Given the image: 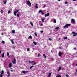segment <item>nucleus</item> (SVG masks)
<instances>
[{
	"label": "nucleus",
	"mask_w": 77,
	"mask_h": 77,
	"mask_svg": "<svg viewBox=\"0 0 77 77\" xmlns=\"http://www.w3.org/2000/svg\"><path fill=\"white\" fill-rule=\"evenodd\" d=\"M71 25V24H66L65 26H64V28H68L69 26H70Z\"/></svg>",
	"instance_id": "nucleus-1"
},
{
	"label": "nucleus",
	"mask_w": 77,
	"mask_h": 77,
	"mask_svg": "<svg viewBox=\"0 0 77 77\" xmlns=\"http://www.w3.org/2000/svg\"><path fill=\"white\" fill-rule=\"evenodd\" d=\"M27 4L29 5V6L30 7H31V5L32 4H31V3H30V1H27Z\"/></svg>",
	"instance_id": "nucleus-2"
},
{
	"label": "nucleus",
	"mask_w": 77,
	"mask_h": 77,
	"mask_svg": "<svg viewBox=\"0 0 77 77\" xmlns=\"http://www.w3.org/2000/svg\"><path fill=\"white\" fill-rule=\"evenodd\" d=\"M19 11V10H17L16 11L14 12V15H15V16H16L17 15V14H16V13L17 14L18 13V12Z\"/></svg>",
	"instance_id": "nucleus-3"
},
{
	"label": "nucleus",
	"mask_w": 77,
	"mask_h": 77,
	"mask_svg": "<svg viewBox=\"0 0 77 77\" xmlns=\"http://www.w3.org/2000/svg\"><path fill=\"white\" fill-rule=\"evenodd\" d=\"M48 16H50V13H47L45 15V17H48Z\"/></svg>",
	"instance_id": "nucleus-4"
},
{
	"label": "nucleus",
	"mask_w": 77,
	"mask_h": 77,
	"mask_svg": "<svg viewBox=\"0 0 77 77\" xmlns=\"http://www.w3.org/2000/svg\"><path fill=\"white\" fill-rule=\"evenodd\" d=\"M22 72L23 74H26V73L28 72V71L23 70L22 71Z\"/></svg>",
	"instance_id": "nucleus-5"
},
{
	"label": "nucleus",
	"mask_w": 77,
	"mask_h": 77,
	"mask_svg": "<svg viewBox=\"0 0 77 77\" xmlns=\"http://www.w3.org/2000/svg\"><path fill=\"white\" fill-rule=\"evenodd\" d=\"M71 22L73 23H75V20L73 19H72L71 20Z\"/></svg>",
	"instance_id": "nucleus-6"
},
{
	"label": "nucleus",
	"mask_w": 77,
	"mask_h": 77,
	"mask_svg": "<svg viewBox=\"0 0 77 77\" xmlns=\"http://www.w3.org/2000/svg\"><path fill=\"white\" fill-rule=\"evenodd\" d=\"M12 64H11V63H10L8 66H9V68H11V67H12Z\"/></svg>",
	"instance_id": "nucleus-7"
},
{
	"label": "nucleus",
	"mask_w": 77,
	"mask_h": 77,
	"mask_svg": "<svg viewBox=\"0 0 77 77\" xmlns=\"http://www.w3.org/2000/svg\"><path fill=\"white\" fill-rule=\"evenodd\" d=\"M59 56H62V52L60 51L59 53Z\"/></svg>",
	"instance_id": "nucleus-8"
},
{
	"label": "nucleus",
	"mask_w": 77,
	"mask_h": 77,
	"mask_svg": "<svg viewBox=\"0 0 77 77\" xmlns=\"http://www.w3.org/2000/svg\"><path fill=\"white\" fill-rule=\"evenodd\" d=\"M28 62L29 63H33V62H34V61H31L30 60H29Z\"/></svg>",
	"instance_id": "nucleus-9"
},
{
	"label": "nucleus",
	"mask_w": 77,
	"mask_h": 77,
	"mask_svg": "<svg viewBox=\"0 0 77 77\" xmlns=\"http://www.w3.org/2000/svg\"><path fill=\"white\" fill-rule=\"evenodd\" d=\"M1 75H3V74H4V71L3 70H2L1 72Z\"/></svg>",
	"instance_id": "nucleus-10"
},
{
	"label": "nucleus",
	"mask_w": 77,
	"mask_h": 77,
	"mask_svg": "<svg viewBox=\"0 0 77 77\" xmlns=\"http://www.w3.org/2000/svg\"><path fill=\"white\" fill-rule=\"evenodd\" d=\"M38 4H36L35 5V8H37V9L38 8Z\"/></svg>",
	"instance_id": "nucleus-11"
},
{
	"label": "nucleus",
	"mask_w": 77,
	"mask_h": 77,
	"mask_svg": "<svg viewBox=\"0 0 77 77\" xmlns=\"http://www.w3.org/2000/svg\"><path fill=\"white\" fill-rule=\"evenodd\" d=\"M11 32L12 33H15V30H12Z\"/></svg>",
	"instance_id": "nucleus-12"
},
{
	"label": "nucleus",
	"mask_w": 77,
	"mask_h": 77,
	"mask_svg": "<svg viewBox=\"0 0 77 77\" xmlns=\"http://www.w3.org/2000/svg\"><path fill=\"white\" fill-rule=\"evenodd\" d=\"M33 63H34L33 64V65H36V62H35V61H34Z\"/></svg>",
	"instance_id": "nucleus-13"
},
{
	"label": "nucleus",
	"mask_w": 77,
	"mask_h": 77,
	"mask_svg": "<svg viewBox=\"0 0 77 77\" xmlns=\"http://www.w3.org/2000/svg\"><path fill=\"white\" fill-rule=\"evenodd\" d=\"M42 10H40L38 12V14H40L41 12H42Z\"/></svg>",
	"instance_id": "nucleus-14"
},
{
	"label": "nucleus",
	"mask_w": 77,
	"mask_h": 77,
	"mask_svg": "<svg viewBox=\"0 0 77 77\" xmlns=\"http://www.w3.org/2000/svg\"><path fill=\"white\" fill-rule=\"evenodd\" d=\"M7 74H8V75H10V73H9V71H8V70H7Z\"/></svg>",
	"instance_id": "nucleus-15"
},
{
	"label": "nucleus",
	"mask_w": 77,
	"mask_h": 77,
	"mask_svg": "<svg viewBox=\"0 0 77 77\" xmlns=\"http://www.w3.org/2000/svg\"><path fill=\"white\" fill-rule=\"evenodd\" d=\"M61 69H62V68L61 67H60L59 69H58V71H60V70H61Z\"/></svg>",
	"instance_id": "nucleus-16"
},
{
	"label": "nucleus",
	"mask_w": 77,
	"mask_h": 77,
	"mask_svg": "<svg viewBox=\"0 0 77 77\" xmlns=\"http://www.w3.org/2000/svg\"><path fill=\"white\" fill-rule=\"evenodd\" d=\"M4 56H5V54L3 53L2 55V57L3 58L4 57Z\"/></svg>",
	"instance_id": "nucleus-17"
},
{
	"label": "nucleus",
	"mask_w": 77,
	"mask_h": 77,
	"mask_svg": "<svg viewBox=\"0 0 77 77\" xmlns=\"http://www.w3.org/2000/svg\"><path fill=\"white\" fill-rule=\"evenodd\" d=\"M33 44H34V45H36V44H37L36 42H33Z\"/></svg>",
	"instance_id": "nucleus-18"
},
{
	"label": "nucleus",
	"mask_w": 77,
	"mask_h": 77,
	"mask_svg": "<svg viewBox=\"0 0 77 77\" xmlns=\"http://www.w3.org/2000/svg\"><path fill=\"white\" fill-rule=\"evenodd\" d=\"M43 56L45 58H46V56H45V54H43Z\"/></svg>",
	"instance_id": "nucleus-19"
},
{
	"label": "nucleus",
	"mask_w": 77,
	"mask_h": 77,
	"mask_svg": "<svg viewBox=\"0 0 77 77\" xmlns=\"http://www.w3.org/2000/svg\"><path fill=\"white\" fill-rule=\"evenodd\" d=\"M33 67H34V66H32L31 67H30L29 68H30V69H32V68H33Z\"/></svg>",
	"instance_id": "nucleus-20"
},
{
	"label": "nucleus",
	"mask_w": 77,
	"mask_h": 77,
	"mask_svg": "<svg viewBox=\"0 0 77 77\" xmlns=\"http://www.w3.org/2000/svg\"><path fill=\"white\" fill-rule=\"evenodd\" d=\"M51 72H50L49 73V75H48V77H50V76H51Z\"/></svg>",
	"instance_id": "nucleus-21"
},
{
	"label": "nucleus",
	"mask_w": 77,
	"mask_h": 77,
	"mask_svg": "<svg viewBox=\"0 0 77 77\" xmlns=\"http://www.w3.org/2000/svg\"><path fill=\"white\" fill-rule=\"evenodd\" d=\"M30 24L32 26H33V23H32L30 22Z\"/></svg>",
	"instance_id": "nucleus-22"
},
{
	"label": "nucleus",
	"mask_w": 77,
	"mask_h": 77,
	"mask_svg": "<svg viewBox=\"0 0 77 77\" xmlns=\"http://www.w3.org/2000/svg\"><path fill=\"white\" fill-rule=\"evenodd\" d=\"M6 2H7V1L6 0L5 1V2L4 3V5H5V4L6 3Z\"/></svg>",
	"instance_id": "nucleus-23"
},
{
	"label": "nucleus",
	"mask_w": 77,
	"mask_h": 77,
	"mask_svg": "<svg viewBox=\"0 0 77 77\" xmlns=\"http://www.w3.org/2000/svg\"><path fill=\"white\" fill-rule=\"evenodd\" d=\"M56 77H61V75H58L56 76Z\"/></svg>",
	"instance_id": "nucleus-24"
},
{
	"label": "nucleus",
	"mask_w": 77,
	"mask_h": 77,
	"mask_svg": "<svg viewBox=\"0 0 77 77\" xmlns=\"http://www.w3.org/2000/svg\"><path fill=\"white\" fill-rule=\"evenodd\" d=\"M11 42L13 44H14V41H13V39H11Z\"/></svg>",
	"instance_id": "nucleus-25"
},
{
	"label": "nucleus",
	"mask_w": 77,
	"mask_h": 77,
	"mask_svg": "<svg viewBox=\"0 0 77 77\" xmlns=\"http://www.w3.org/2000/svg\"><path fill=\"white\" fill-rule=\"evenodd\" d=\"M12 62L13 63H15V64H16V62L15 61H12Z\"/></svg>",
	"instance_id": "nucleus-26"
},
{
	"label": "nucleus",
	"mask_w": 77,
	"mask_h": 77,
	"mask_svg": "<svg viewBox=\"0 0 77 77\" xmlns=\"http://www.w3.org/2000/svg\"><path fill=\"white\" fill-rule=\"evenodd\" d=\"M45 20V19H41V20L42 21V22H44V21Z\"/></svg>",
	"instance_id": "nucleus-27"
},
{
	"label": "nucleus",
	"mask_w": 77,
	"mask_h": 77,
	"mask_svg": "<svg viewBox=\"0 0 77 77\" xmlns=\"http://www.w3.org/2000/svg\"><path fill=\"white\" fill-rule=\"evenodd\" d=\"M29 38H31V39H32V36L30 35V36H29Z\"/></svg>",
	"instance_id": "nucleus-28"
},
{
	"label": "nucleus",
	"mask_w": 77,
	"mask_h": 77,
	"mask_svg": "<svg viewBox=\"0 0 77 77\" xmlns=\"http://www.w3.org/2000/svg\"><path fill=\"white\" fill-rule=\"evenodd\" d=\"M68 39V37H65L64 38V39Z\"/></svg>",
	"instance_id": "nucleus-29"
},
{
	"label": "nucleus",
	"mask_w": 77,
	"mask_h": 77,
	"mask_svg": "<svg viewBox=\"0 0 77 77\" xmlns=\"http://www.w3.org/2000/svg\"><path fill=\"white\" fill-rule=\"evenodd\" d=\"M54 23H56V19H54Z\"/></svg>",
	"instance_id": "nucleus-30"
},
{
	"label": "nucleus",
	"mask_w": 77,
	"mask_h": 77,
	"mask_svg": "<svg viewBox=\"0 0 77 77\" xmlns=\"http://www.w3.org/2000/svg\"><path fill=\"white\" fill-rule=\"evenodd\" d=\"M7 56H8L9 55V52H7Z\"/></svg>",
	"instance_id": "nucleus-31"
},
{
	"label": "nucleus",
	"mask_w": 77,
	"mask_h": 77,
	"mask_svg": "<svg viewBox=\"0 0 77 77\" xmlns=\"http://www.w3.org/2000/svg\"><path fill=\"white\" fill-rule=\"evenodd\" d=\"M8 14H10V13H11V10H9L8 12Z\"/></svg>",
	"instance_id": "nucleus-32"
},
{
	"label": "nucleus",
	"mask_w": 77,
	"mask_h": 77,
	"mask_svg": "<svg viewBox=\"0 0 77 77\" xmlns=\"http://www.w3.org/2000/svg\"><path fill=\"white\" fill-rule=\"evenodd\" d=\"M56 29H59V26H58V27H57Z\"/></svg>",
	"instance_id": "nucleus-33"
},
{
	"label": "nucleus",
	"mask_w": 77,
	"mask_h": 77,
	"mask_svg": "<svg viewBox=\"0 0 77 77\" xmlns=\"http://www.w3.org/2000/svg\"><path fill=\"white\" fill-rule=\"evenodd\" d=\"M17 17H20V15L19 14H17Z\"/></svg>",
	"instance_id": "nucleus-34"
},
{
	"label": "nucleus",
	"mask_w": 77,
	"mask_h": 77,
	"mask_svg": "<svg viewBox=\"0 0 77 77\" xmlns=\"http://www.w3.org/2000/svg\"><path fill=\"white\" fill-rule=\"evenodd\" d=\"M72 33H73V34H76V33L75 32H73V31L72 32Z\"/></svg>",
	"instance_id": "nucleus-35"
},
{
	"label": "nucleus",
	"mask_w": 77,
	"mask_h": 77,
	"mask_svg": "<svg viewBox=\"0 0 77 77\" xmlns=\"http://www.w3.org/2000/svg\"><path fill=\"white\" fill-rule=\"evenodd\" d=\"M49 41H52V39L50 38H49Z\"/></svg>",
	"instance_id": "nucleus-36"
},
{
	"label": "nucleus",
	"mask_w": 77,
	"mask_h": 77,
	"mask_svg": "<svg viewBox=\"0 0 77 77\" xmlns=\"http://www.w3.org/2000/svg\"><path fill=\"white\" fill-rule=\"evenodd\" d=\"M35 36H38V35L36 33H35Z\"/></svg>",
	"instance_id": "nucleus-37"
},
{
	"label": "nucleus",
	"mask_w": 77,
	"mask_h": 77,
	"mask_svg": "<svg viewBox=\"0 0 77 77\" xmlns=\"http://www.w3.org/2000/svg\"><path fill=\"white\" fill-rule=\"evenodd\" d=\"M42 15H44V12H43V11H42Z\"/></svg>",
	"instance_id": "nucleus-38"
},
{
	"label": "nucleus",
	"mask_w": 77,
	"mask_h": 77,
	"mask_svg": "<svg viewBox=\"0 0 77 77\" xmlns=\"http://www.w3.org/2000/svg\"><path fill=\"white\" fill-rule=\"evenodd\" d=\"M38 57H39V56H40V54H38Z\"/></svg>",
	"instance_id": "nucleus-39"
},
{
	"label": "nucleus",
	"mask_w": 77,
	"mask_h": 77,
	"mask_svg": "<svg viewBox=\"0 0 77 77\" xmlns=\"http://www.w3.org/2000/svg\"><path fill=\"white\" fill-rule=\"evenodd\" d=\"M2 42L3 43H5V41H2Z\"/></svg>",
	"instance_id": "nucleus-40"
},
{
	"label": "nucleus",
	"mask_w": 77,
	"mask_h": 77,
	"mask_svg": "<svg viewBox=\"0 0 77 77\" xmlns=\"http://www.w3.org/2000/svg\"><path fill=\"white\" fill-rule=\"evenodd\" d=\"M73 36H76V34H74Z\"/></svg>",
	"instance_id": "nucleus-41"
},
{
	"label": "nucleus",
	"mask_w": 77,
	"mask_h": 77,
	"mask_svg": "<svg viewBox=\"0 0 77 77\" xmlns=\"http://www.w3.org/2000/svg\"><path fill=\"white\" fill-rule=\"evenodd\" d=\"M65 4H67L68 3V2H65Z\"/></svg>",
	"instance_id": "nucleus-42"
},
{
	"label": "nucleus",
	"mask_w": 77,
	"mask_h": 77,
	"mask_svg": "<svg viewBox=\"0 0 77 77\" xmlns=\"http://www.w3.org/2000/svg\"><path fill=\"white\" fill-rule=\"evenodd\" d=\"M29 48H28L27 49V51H29Z\"/></svg>",
	"instance_id": "nucleus-43"
},
{
	"label": "nucleus",
	"mask_w": 77,
	"mask_h": 77,
	"mask_svg": "<svg viewBox=\"0 0 77 77\" xmlns=\"http://www.w3.org/2000/svg\"><path fill=\"white\" fill-rule=\"evenodd\" d=\"M1 14H2V13H3V11L1 10Z\"/></svg>",
	"instance_id": "nucleus-44"
},
{
	"label": "nucleus",
	"mask_w": 77,
	"mask_h": 77,
	"mask_svg": "<svg viewBox=\"0 0 77 77\" xmlns=\"http://www.w3.org/2000/svg\"><path fill=\"white\" fill-rule=\"evenodd\" d=\"M0 77H3V75H2L1 74V75H0Z\"/></svg>",
	"instance_id": "nucleus-45"
},
{
	"label": "nucleus",
	"mask_w": 77,
	"mask_h": 77,
	"mask_svg": "<svg viewBox=\"0 0 77 77\" xmlns=\"http://www.w3.org/2000/svg\"><path fill=\"white\" fill-rule=\"evenodd\" d=\"M73 50H76V48H73Z\"/></svg>",
	"instance_id": "nucleus-46"
},
{
	"label": "nucleus",
	"mask_w": 77,
	"mask_h": 77,
	"mask_svg": "<svg viewBox=\"0 0 77 77\" xmlns=\"http://www.w3.org/2000/svg\"><path fill=\"white\" fill-rule=\"evenodd\" d=\"M66 77H68L69 75H66Z\"/></svg>",
	"instance_id": "nucleus-47"
},
{
	"label": "nucleus",
	"mask_w": 77,
	"mask_h": 77,
	"mask_svg": "<svg viewBox=\"0 0 77 77\" xmlns=\"http://www.w3.org/2000/svg\"><path fill=\"white\" fill-rule=\"evenodd\" d=\"M41 33H43V31H40Z\"/></svg>",
	"instance_id": "nucleus-48"
},
{
	"label": "nucleus",
	"mask_w": 77,
	"mask_h": 77,
	"mask_svg": "<svg viewBox=\"0 0 77 77\" xmlns=\"http://www.w3.org/2000/svg\"><path fill=\"white\" fill-rule=\"evenodd\" d=\"M11 72H13V69L11 70Z\"/></svg>",
	"instance_id": "nucleus-49"
},
{
	"label": "nucleus",
	"mask_w": 77,
	"mask_h": 77,
	"mask_svg": "<svg viewBox=\"0 0 77 77\" xmlns=\"http://www.w3.org/2000/svg\"><path fill=\"white\" fill-rule=\"evenodd\" d=\"M14 62H16V60H15V59H14Z\"/></svg>",
	"instance_id": "nucleus-50"
},
{
	"label": "nucleus",
	"mask_w": 77,
	"mask_h": 77,
	"mask_svg": "<svg viewBox=\"0 0 77 77\" xmlns=\"http://www.w3.org/2000/svg\"><path fill=\"white\" fill-rule=\"evenodd\" d=\"M9 76H10V75H7L8 77H9Z\"/></svg>",
	"instance_id": "nucleus-51"
},
{
	"label": "nucleus",
	"mask_w": 77,
	"mask_h": 77,
	"mask_svg": "<svg viewBox=\"0 0 77 77\" xmlns=\"http://www.w3.org/2000/svg\"><path fill=\"white\" fill-rule=\"evenodd\" d=\"M13 48H14V49H15V47L13 46Z\"/></svg>",
	"instance_id": "nucleus-52"
},
{
	"label": "nucleus",
	"mask_w": 77,
	"mask_h": 77,
	"mask_svg": "<svg viewBox=\"0 0 77 77\" xmlns=\"http://www.w3.org/2000/svg\"><path fill=\"white\" fill-rule=\"evenodd\" d=\"M59 48H60V49H62V47H60Z\"/></svg>",
	"instance_id": "nucleus-53"
},
{
	"label": "nucleus",
	"mask_w": 77,
	"mask_h": 77,
	"mask_svg": "<svg viewBox=\"0 0 77 77\" xmlns=\"http://www.w3.org/2000/svg\"><path fill=\"white\" fill-rule=\"evenodd\" d=\"M73 2H75L76 1V0H72Z\"/></svg>",
	"instance_id": "nucleus-54"
},
{
	"label": "nucleus",
	"mask_w": 77,
	"mask_h": 77,
	"mask_svg": "<svg viewBox=\"0 0 77 77\" xmlns=\"http://www.w3.org/2000/svg\"><path fill=\"white\" fill-rule=\"evenodd\" d=\"M2 53V51H1L0 50V54H1Z\"/></svg>",
	"instance_id": "nucleus-55"
},
{
	"label": "nucleus",
	"mask_w": 77,
	"mask_h": 77,
	"mask_svg": "<svg viewBox=\"0 0 77 77\" xmlns=\"http://www.w3.org/2000/svg\"><path fill=\"white\" fill-rule=\"evenodd\" d=\"M40 25H41V26H43V24H41Z\"/></svg>",
	"instance_id": "nucleus-56"
},
{
	"label": "nucleus",
	"mask_w": 77,
	"mask_h": 77,
	"mask_svg": "<svg viewBox=\"0 0 77 77\" xmlns=\"http://www.w3.org/2000/svg\"><path fill=\"white\" fill-rule=\"evenodd\" d=\"M3 35V33H2V35Z\"/></svg>",
	"instance_id": "nucleus-57"
},
{
	"label": "nucleus",
	"mask_w": 77,
	"mask_h": 77,
	"mask_svg": "<svg viewBox=\"0 0 77 77\" xmlns=\"http://www.w3.org/2000/svg\"><path fill=\"white\" fill-rule=\"evenodd\" d=\"M12 69V68H10V69Z\"/></svg>",
	"instance_id": "nucleus-58"
},
{
	"label": "nucleus",
	"mask_w": 77,
	"mask_h": 77,
	"mask_svg": "<svg viewBox=\"0 0 77 77\" xmlns=\"http://www.w3.org/2000/svg\"><path fill=\"white\" fill-rule=\"evenodd\" d=\"M60 0H58V1L60 2Z\"/></svg>",
	"instance_id": "nucleus-59"
},
{
	"label": "nucleus",
	"mask_w": 77,
	"mask_h": 77,
	"mask_svg": "<svg viewBox=\"0 0 77 77\" xmlns=\"http://www.w3.org/2000/svg\"><path fill=\"white\" fill-rule=\"evenodd\" d=\"M75 74H76L77 73L76 72L75 73Z\"/></svg>",
	"instance_id": "nucleus-60"
},
{
	"label": "nucleus",
	"mask_w": 77,
	"mask_h": 77,
	"mask_svg": "<svg viewBox=\"0 0 77 77\" xmlns=\"http://www.w3.org/2000/svg\"><path fill=\"white\" fill-rule=\"evenodd\" d=\"M76 35H77V33H76Z\"/></svg>",
	"instance_id": "nucleus-61"
},
{
	"label": "nucleus",
	"mask_w": 77,
	"mask_h": 77,
	"mask_svg": "<svg viewBox=\"0 0 77 77\" xmlns=\"http://www.w3.org/2000/svg\"><path fill=\"white\" fill-rule=\"evenodd\" d=\"M60 38H59V40H60Z\"/></svg>",
	"instance_id": "nucleus-62"
},
{
	"label": "nucleus",
	"mask_w": 77,
	"mask_h": 77,
	"mask_svg": "<svg viewBox=\"0 0 77 77\" xmlns=\"http://www.w3.org/2000/svg\"><path fill=\"white\" fill-rule=\"evenodd\" d=\"M76 72H77V70H76Z\"/></svg>",
	"instance_id": "nucleus-63"
},
{
	"label": "nucleus",
	"mask_w": 77,
	"mask_h": 77,
	"mask_svg": "<svg viewBox=\"0 0 77 77\" xmlns=\"http://www.w3.org/2000/svg\"><path fill=\"white\" fill-rule=\"evenodd\" d=\"M51 52H52V51H51Z\"/></svg>",
	"instance_id": "nucleus-64"
}]
</instances>
